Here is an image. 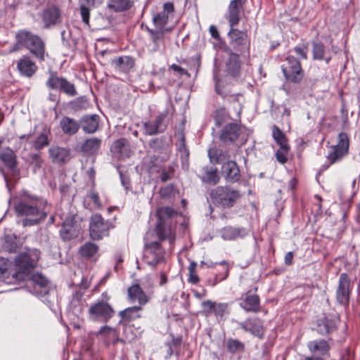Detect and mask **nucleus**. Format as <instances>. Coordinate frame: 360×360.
Here are the masks:
<instances>
[{"instance_id":"30","label":"nucleus","mask_w":360,"mask_h":360,"mask_svg":"<svg viewBox=\"0 0 360 360\" xmlns=\"http://www.w3.org/2000/svg\"><path fill=\"white\" fill-rule=\"evenodd\" d=\"M81 124L82 129L86 133H94L98 127V116L96 115L84 116L81 120Z\"/></svg>"},{"instance_id":"33","label":"nucleus","mask_w":360,"mask_h":360,"mask_svg":"<svg viewBox=\"0 0 360 360\" xmlns=\"http://www.w3.org/2000/svg\"><path fill=\"white\" fill-rule=\"evenodd\" d=\"M336 327V321L335 319L324 317L320 319L317 324V331L321 335L331 333Z\"/></svg>"},{"instance_id":"19","label":"nucleus","mask_w":360,"mask_h":360,"mask_svg":"<svg viewBox=\"0 0 360 360\" xmlns=\"http://www.w3.org/2000/svg\"><path fill=\"white\" fill-rule=\"evenodd\" d=\"M167 114L168 111L165 110L156 117L154 122H145L143 124V127L146 134L153 136L163 131L166 127L164 121Z\"/></svg>"},{"instance_id":"12","label":"nucleus","mask_w":360,"mask_h":360,"mask_svg":"<svg viewBox=\"0 0 360 360\" xmlns=\"http://www.w3.org/2000/svg\"><path fill=\"white\" fill-rule=\"evenodd\" d=\"M231 27L229 36L231 38L232 46L241 53L248 52L250 49V40L247 33L235 29L233 27Z\"/></svg>"},{"instance_id":"55","label":"nucleus","mask_w":360,"mask_h":360,"mask_svg":"<svg viewBox=\"0 0 360 360\" xmlns=\"http://www.w3.org/2000/svg\"><path fill=\"white\" fill-rule=\"evenodd\" d=\"M150 32L152 35V39L155 44H157L158 41L162 39L163 35V31H161L160 33H159L151 30Z\"/></svg>"},{"instance_id":"6","label":"nucleus","mask_w":360,"mask_h":360,"mask_svg":"<svg viewBox=\"0 0 360 360\" xmlns=\"http://www.w3.org/2000/svg\"><path fill=\"white\" fill-rule=\"evenodd\" d=\"M81 218L77 214H70L64 219L60 236L63 240H70L77 238L81 231Z\"/></svg>"},{"instance_id":"20","label":"nucleus","mask_w":360,"mask_h":360,"mask_svg":"<svg viewBox=\"0 0 360 360\" xmlns=\"http://www.w3.org/2000/svg\"><path fill=\"white\" fill-rule=\"evenodd\" d=\"M17 69L21 75L31 77L37 70V65L27 55L22 56L17 61Z\"/></svg>"},{"instance_id":"59","label":"nucleus","mask_w":360,"mask_h":360,"mask_svg":"<svg viewBox=\"0 0 360 360\" xmlns=\"http://www.w3.org/2000/svg\"><path fill=\"white\" fill-rule=\"evenodd\" d=\"M292 258H293L292 252H287L285 256V259H284L285 264L290 265L292 262Z\"/></svg>"},{"instance_id":"14","label":"nucleus","mask_w":360,"mask_h":360,"mask_svg":"<svg viewBox=\"0 0 360 360\" xmlns=\"http://www.w3.org/2000/svg\"><path fill=\"white\" fill-rule=\"evenodd\" d=\"M350 280L346 274H342L339 278L338 288L336 291V297L338 303L347 305L349 299Z\"/></svg>"},{"instance_id":"15","label":"nucleus","mask_w":360,"mask_h":360,"mask_svg":"<svg viewBox=\"0 0 360 360\" xmlns=\"http://www.w3.org/2000/svg\"><path fill=\"white\" fill-rule=\"evenodd\" d=\"M127 299L129 302L138 303L137 306L142 307L149 301L148 297L137 283L133 284L128 288Z\"/></svg>"},{"instance_id":"22","label":"nucleus","mask_w":360,"mask_h":360,"mask_svg":"<svg viewBox=\"0 0 360 360\" xmlns=\"http://www.w3.org/2000/svg\"><path fill=\"white\" fill-rule=\"evenodd\" d=\"M110 150L113 156L117 159H124L131 155L129 142L123 138L115 141L111 146Z\"/></svg>"},{"instance_id":"52","label":"nucleus","mask_w":360,"mask_h":360,"mask_svg":"<svg viewBox=\"0 0 360 360\" xmlns=\"http://www.w3.org/2000/svg\"><path fill=\"white\" fill-rule=\"evenodd\" d=\"M214 79L215 81V91L217 94H219L222 97H226L227 94L221 89L219 79H217V75L214 76Z\"/></svg>"},{"instance_id":"25","label":"nucleus","mask_w":360,"mask_h":360,"mask_svg":"<svg viewBox=\"0 0 360 360\" xmlns=\"http://www.w3.org/2000/svg\"><path fill=\"white\" fill-rule=\"evenodd\" d=\"M42 20L46 27L56 25L60 22V11L56 6L45 9L42 14Z\"/></svg>"},{"instance_id":"18","label":"nucleus","mask_w":360,"mask_h":360,"mask_svg":"<svg viewBox=\"0 0 360 360\" xmlns=\"http://www.w3.org/2000/svg\"><path fill=\"white\" fill-rule=\"evenodd\" d=\"M246 0H231L228 7V20L231 27L237 25L240 21V13L243 11Z\"/></svg>"},{"instance_id":"64","label":"nucleus","mask_w":360,"mask_h":360,"mask_svg":"<svg viewBox=\"0 0 360 360\" xmlns=\"http://www.w3.org/2000/svg\"><path fill=\"white\" fill-rule=\"evenodd\" d=\"M304 360H324V359L320 356H311L304 357Z\"/></svg>"},{"instance_id":"17","label":"nucleus","mask_w":360,"mask_h":360,"mask_svg":"<svg viewBox=\"0 0 360 360\" xmlns=\"http://www.w3.org/2000/svg\"><path fill=\"white\" fill-rule=\"evenodd\" d=\"M238 325L245 332L262 338L264 335V327L260 319L257 318L247 319L245 321L239 322Z\"/></svg>"},{"instance_id":"62","label":"nucleus","mask_w":360,"mask_h":360,"mask_svg":"<svg viewBox=\"0 0 360 360\" xmlns=\"http://www.w3.org/2000/svg\"><path fill=\"white\" fill-rule=\"evenodd\" d=\"M197 264L195 262H191L188 266V273L195 271Z\"/></svg>"},{"instance_id":"50","label":"nucleus","mask_w":360,"mask_h":360,"mask_svg":"<svg viewBox=\"0 0 360 360\" xmlns=\"http://www.w3.org/2000/svg\"><path fill=\"white\" fill-rule=\"evenodd\" d=\"M32 165L34 166V169H40L43 164V160L40 155L38 154H34L32 156Z\"/></svg>"},{"instance_id":"41","label":"nucleus","mask_w":360,"mask_h":360,"mask_svg":"<svg viewBox=\"0 0 360 360\" xmlns=\"http://www.w3.org/2000/svg\"><path fill=\"white\" fill-rule=\"evenodd\" d=\"M206 304L210 305V308L213 305V313L217 317H222L229 313V304L227 303H217L215 302H208Z\"/></svg>"},{"instance_id":"5","label":"nucleus","mask_w":360,"mask_h":360,"mask_svg":"<svg viewBox=\"0 0 360 360\" xmlns=\"http://www.w3.org/2000/svg\"><path fill=\"white\" fill-rule=\"evenodd\" d=\"M177 215V212L169 207H163L157 210L156 216L158 222L155 231L160 240L168 239L170 243L175 240V236L172 230L171 219Z\"/></svg>"},{"instance_id":"26","label":"nucleus","mask_w":360,"mask_h":360,"mask_svg":"<svg viewBox=\"0 0 360 360\" xmlns=\"http://www.w3.org/2000/svg\"><path fill=\"white\" fill-rule=\"evenodd\" d=\"M239 304L247 312H257L260 308L259 297L255 294H246Z\"/></svg>"},{"instance_id":"49","label":"nucleus","mask_w":360,"mask_h":360,"mask_svg":"<svg viewBox=\"0 0 360 360\" xmlns=\"http://www.w3.org/2000/svg\"><path fill=\"white\" fill-rule=\"evenodd\" d=\"M178 150L180 153L181 158H185V159L188 158L189 153H188V150L186 148L184 139H181V141H180V143L178 146Z\"/></svg>"},{"instance_id":"43","label":"nucleus","mask_w":360,"mask_h":360,"mask_svg":"<svg viewBox=\"0 0 360 360\" xmlns=\"http://www.w3.org/2000/svg\"><path fill=\"white\" fill-rule=\"evenodd\" d=\"M49 131L44 129L35 139L34 148L35 150H39L44 147L49 145Z\"/></svg>"},{"instance_id":"7","label":"nucleus","mask_w":360,"mask_h":360,"mask_svg":"<svg viewBox=\"0 0 360 360\" xmlns=\"http://www.w3.org/2000/svg\"><path fill=\"white\" fill-rule=\"evenodd\" d=\"M286 64L282 65V71L286 79L293 83H299L303 77V70L300 63L293 56H288Z\"/></svg>"},{"instance_id":"60","label":"nucleus","mask_w":360,"mask_h":360,"mask_svg":"<svg viewBox=\"0 0 360 360\" xmlns=\"http://www.w3.org/2000/svg\"><path fill=\"white\" fill-rule=\"evenodd\" d=\"M219 110H217L216 111V115L214 116V122H215V124L216 126L217 127H219L221 123H222V120L221 119L220 116H219Z\"/></svg>"},{"instance_id":"46","label":"nucleus","mask_w":360,"mask_h":360,"mask_svg":"<svg viewBox=\"0 0 360 360\" xmlns=\"http://www.w3.org/2000/svg\"><path fill=\"white\" fill-rule=\"evenodd\" d=\"M289 150V146H285V148H281L278 150L276 153V157L277 160L281 163L284 164L287 161L286 155Z\"/></svg>"},{"instance_id":"11","label":"nucleus","mask_w":360,"mask_h":360,"mask_svg":"<svg viewBox=\"0 0 360 360\" xmlns=\"http://www.w3.org/2000/svg\"><path fill=\"white\" fill-rule=\"evenodd\" d=\"M46 86L52 89H59L68 96H74L77 94L75 85L66 79L58 77L56 74L51 73L46 82Z\"/></svg>"},{"instance_id":"9","label":"nucleus","mask_w":360,"mask_h":360,"mask_svg":"<svg viewBox=\"0 0 360 360\" xmlns=\"http://www.w3.org/2000/svg\"><path fill=\"white\" fill-rule=\"evenodd\" d=\"M114 313L112 307L103 300L92 304L89 309V317L93 321L107 322Z\"/></svg>"},{"instance_id":"21","label":"nucleus","mask_w":360,"mask_h":360,"mask_svg":"<svg viewBox=\"0 0 360 360\" xmlns=\"http://www.w3.org/2000/svg\"><path fill=\"white\" fill-rule=\"evenodd\" d=\"M221 173L227 182H236L240 177L239 168L234 161H226L222 165Z\"/></svg>"},{"instance_id":"42","label":"nucleus","mask_w":360,"mask_h":360,"mask_svg":"<svg viewBox=\"0 0 360 360\" xmlns=\"http://www.w3.org/2000/svg\"><path fill=\"white\" fill-rule=\"evenodd\" d=\"M272 136L281 148H285V146H288L285 134L277 126L273 127Z\"/></svg>"},{"instance_id":"63","label":"nucleus","mask_w":360,"mask_h":360,"mask_svg":"<svg viewBox=\"0 0 360 360\" xmlns=\"http://www.w3.org/2000/svg\"><path fill=\"white\" fill-rule=\"evenodd\" d=\"M169 179V175L167 172H163L160 174V179L162 181L165 182V181H167Z\"/></svg>"},{"instance_id":"10","label":"nucleus","mask_w":360,"mask_h":360,"mask_svg":"<svg viewBox=\"0 0 360 360\" xmlns=\"http://www.w3.org/2000/svg\"><path fill=\"white\" fill-rule=\"evenodd\" d=\"M349 144L348 135L345 132L340 133L338 143L330 147V150L328 154L327 158L329 162L333 164L345 156L348 152Z\"/></svg>"},{"instance_id":"2","label":"nucleus","mask_w":360,"mask_h":360,"mask_svg":"<svg viewBox=\"0 0 360 360\" xmlns=\"http://www.w3.org/2000/svg\"><path fill=\"white\" fill-rule=\"evenodd\" d=\"M40 252L36 249L18 255L15 259V272L13 277L18 281H30L39 287H46L47 279L41 274H34L33 271Z\"/></svg>"},{"instance_id":"23","label":"nucleus","mask_w":360,"mask_h":360,"mask_svg":"<svg viewBox=\"0 0 360 360\" xmlns=\"http://www.w3.org/2000/svg\"><path fill=\"white\" fill-rule=\"evenodd\" d=\"M174 11V7L173 3H165L163 5V11L154 15L153 17V22L155 27L162 30L168 22V14L172 13Z\"/></svg>"},{"instance_id":"13","label":"nucleus","mask_w":360,"mask_h":360,"mask_svg":"<svg viewBox=\"0 0 360 360\" xmlns=\"http://www.w3.org/2000/svg\"><path fill=\"white\" fill-rule=\"evenodd\" d=\"M143 259L152 267H155L162 260V250L158 242L154 241L145 244Z\"/></svg>"},{"instance_id":"38","label":"nucleus","mask_w":360,"mask_h":360,"mask_svg":"<svg viewBox=\"0 0 360 360\" xmlns=\"http://www.w3.org/2000/svg\"><path fill=\"white\" fill-rule=\"evenodd\" d=\"M226 71L233 76L236 75L240 70L239 57L236 53H231L226 62Z\"/></svg>"},{"instance_id":"58","label":"nucleus","mask_w":360,"mask_h":360,"mask_svg":"<svg viewBox=\"0 0 360 360\" xmlns=\"http://www.w3.org/2000/svg\"><path fill=\"white\" fill-rule=\"evenodd\" d=\"M209 31H210L211 36L214 39H217L219 38V34L218 30L214 25H211L209 28Z\"/></svg>"},{"instance_id":"37","label":"nucleus","mask_w":360,"mask_h":360,"mask_svg":"<svg viewBox=\"0 0 360 360\" xmlns=\"http://www.w3.org/2000/svg\"><path fill=\"white\" fill-rule=\"evenodd\" d=\"M208 155L211 162L219 164L227 160L229 155L227 151L219 148H211L208 150Z\"/></svg>"},{"instance_id":"57","label":"nucleus","mask_w":360,"mask_h":360,"mask_svg":"<svg viewBox=\"0 0 360 360\" xmlns=\"http://www.w3.org/2000/svg\"><path fill=\"white\" fill-rule=\"evenodd\" d=\"M172 188L171 186H166L160 189V195L162 197H167L171 195Z\"/></svg>"},{"instance_id":"27","label":"nucleus","mask_w":360,"mask_h":360,"mask_svg":"<svg viewBox=\"0 0 360 360\" xmlns=\"http://www.w3.org/2000/svg\"><path fill=\"white\" fill-rule=\"evenodd\" d=\"M239 133V126L231 123L224 127L220 134V139L224 143H232L238 139Z\"/></svg>"},{"instance_id":"29","label":"nucleus","mask_w":360,"mask_h":360,"mask_svg":"<svg viewBox=\"0 0 360 360\" xmlns=\"http://www.w3.org/2000/svg\"><path fill=\"white\" fill-rule=\"evenodd\" d=\"M112 64L115 68L123 72H128L134 65V59L127 56L115 58L112 60Z\"/></svg>"},{"instance_id":"28","label":"nucleus","mask_w":360,"mask_h":360,"mask_svg":"<svg viewBox=\"0 0 360 360\" xmlns=\"http://www.w3.org/2000/svg\"><path fill=\"white\" fill-rule=\"evenodd\" d=\"M221 236L224 240H235L243 238L248 234V230L244 228L224 227L220 231Z\"/></svg>"},{"instance_id":"16","label":"nucleus","mask_w":360,"mask_h":360,"mask_svg":"<svg viewBox=\"0 0 360 360\" xmlns=\"http://www.w3.org/2000/svg\"><path fill=\"white\" fill-rule=\"evenodd\" d=\"M307 347L312 356H320L323 359L329 356L330 345L325 340L309 341Z\"/></svg>"},{"instance_id":"47","label":"nucleus","mask_w":360,"mask_h":360,"mask_svg":"<svg viewBox=\"0 0 360 360\" xmlns=\"http://www.w3.org/2000/svg\"><path fill=\"white\" fill-rule=\"evenodd\" d=\"M295 53L302 59H307L308 47L306 45L296 46L294 48Z\"/></svg>"},{"instance_id":"8","label":"nucleus","mask_w":360,"mask_h":360,"mask_svg":"<svg viewBox=\"0 0 360 360\" xmlns=\"http://www.w3.org/2000/svg\"><path fill=\"white\" fill-rule=\"evenodd\" d=\"M111 227L110 221L105 220L101 214H96L91 217L89 232L91 239L96 240L108 235Z\"/></svg>"},{"instance_id":"1","label":"nucleus","mask_w":360,"mask_h":360,"mask_svg":"<svg viewBox=\"0 0 360 360\" xmlns=\"http://www.w3.org/2000/svg\"><path fill=\"white\" fill-rule=\"evenodd\" d=\"M15 211L23 227L37 225L50 212L47 202L34 195H25L15 203Z\"/></svg>"},{"instance_id":"4","label":"nucleus","mask_w":360,"mask_h":360,"mask_svg":"<svg viewBox=\"0 0 360 360\" xmlns=\"http://www.w3.org/2000/svg\"><path fill=\"white\" fill-rule=\"evenodd\" d=\"M210 196L215 206L226 209L233 207L238 202L241 193L229 186H220L212 190Z\"/></svg>"},{"instance_id":"24","label":"nucleus","mask_w":360,"mask_h":360,"mask_svg":"<svg viewBox=\"0 0 360 360\" xmlns=\"http://www.w3.org/2000/svg\"><path fill=\"white\" fill-rule=\"evenodd\" d=\"M48 153L53 163H64L70 159V150L67 148L53 146L49 149Z\"/></svg>"},{"instance_id":"48","label":"nucleus","mask_w":360,"mask_h":360,"mask_svg":"<svg viewBox=\"0 0 360 360\" xmlns=\"http://www.w3.org/2000/svg\"><path fill=\"white\" fill-rule=\"evenodd\" d=\"M80 13L82 15V21L89 25V9L84 5L80 6Z\"/></svg>"},{"instance_id":"39","label":"nucleus","mask_w":360,"mask_h":360,"mask_svg":"<svg viewBox=\"0 0 360 360\" xmlns=\"http://www.w3.org/2000/svg\"><path fill=\"white\" fill-rule=\"evenodd\" d=\"M312 45L313 58L314 60H324L326 63H328L330 60V57L325 56L324 46L321 43L318 42H313Z\"/></svg>"},{"instance_id":"44","label":"nucleus","mask_w":360,"mask_h":360,"mask_svg":"<svg viewBox=\"0 0 360 360\" xmlns=\"http://www.w3.org/2000/svg\"><path fill=\"white\" fill-rule=\"evenodd\" d=\"M227 349L231 353H239L244 350V345L236 339H229L226 341Z\"/></svg>"},{"instance_id":"34","label":"nucleus","mask_w":360,"mask_h":360,"mask_svg":"<svg viewBox=\"0 0 360 360\" xmlns=\"http://www.w3.org/2000/svg\"><path fill=\"white\" fill-rule=\"evenodd\" d=\"M131 0H108V8L115 12H122L131 7Z\"/></svg>"},{"instance_id":"54","label":"nucleus","mask_w":360,"mask_h":360,"mask_svg":"<svg viewBox=\"0 0 360 360\" xmlns=\"http://www.w3.org/2000/svg\"><path fill=\"white\" fill-rule=\"evenodd\" d=\"M98 333L103 335L112 334L113 335H115V330L112 328H110L108 326H103L100 329Z\"/></svg>"},{"instance_id":"51","label":"nucleus","mask_w":360,"mask_h":360,"mask_svg":"<svg viewBox=\"0 0 360 360\" xmlns=\"http://www.w3.org/2000/svg\"><path fill=\"white\" fill-rule=\"evenodd\" d=\"M88 197L92 201L94 207H96V208L101 207V202L99 200V197H98V193H96L94 191H91V193H89Z\"/></svg>"},{"instance_id":"36","label":"nucleus","mask_w":360,"mask_h":360,"mask_svg":"<svg viewBox=\"0 0 360 360\" xmlns=\"http://www.w3.org/2000/svg\"><path fill=\"white\" fill-rule=\"evenodd\" d=\"M15 158L14 152L10 148H5L0 153V159L5 165L11 169H14L15 168Z\"/></svg>"},{"instance_id":"32","label":"nucleus","mask_w":360,"mask_h":360,"mask_svg":"<svg viewBox=\"0 0 360 360\" xmlns=\"http://www.w3.org/2000/svg\"><path fill=\"white\" fill-rule=\"evenodd\" d=\"M60 126L62 131L66 134H75L79 129V123L74 119L69 117H64L60 122Z\"/></svg>"},{"instance_id":"53","label":"nucleus","mask_w":360,"mask_h":360,"mask_svg":"<svg viewBox=\"0 0 360 360\" xmlns=\"http://www.w3.org/2000/svg\"><path fill=\"white\" fill-rule=\"evenodd\" d=\"M212 302L211 300H207L202 302V307L203 308L202 313L206 316H208L210 315L211 312L214 311L213 305L212 307L210 308V305L206 304L207 302Z\"/></svg>"},{"instance_id":"61","label":"nucleus","mask_w":360,"mask_h":360,"mask_svg":"<svg viewBox=\"0 0 360 360\" xmlns=\"http://www.w3.org/2000/svg\"><path fill=\"white\" fill-rule=\"evenodd\" d=\"M160 276V285H163L167 282V276L165 273L161 272Z\"/></svg>"},{"instance_id":"45","label":"nucleus","mask_w":360,"mask_h":360,"mask_svg":"<svg viewBox=\"0 0 360 360\" xmlns=\"http://www.w3.org/2000/svg\"><path fill=\"white\" fill-rule=\"evenodd\" d=\"M202 179L204 181L212 184H217L219 181V176L217 174V169L214 167L206 170Z\"/></svg>"},{"instance_id":"3","label":"nucleus","mask_w":360,"mask_h":360,"mask_svg":"<svg viewBox=\"0 0 360 360\" xmlns=\"http://www.w3.org/2000/svg\"><path fill=\"white\" fill-rule=\"evenodd\" d=\"M16 43L11 49V52L20 50L25 47L32 53L34 56L39 61H44L45 59V44L43 40L37 35L26 31L20 30L15 36Z\"/></svg>"},{"instance_id":"40","label":"nucleus","mask_w":360,"mask_h":360,"mask_svg":"<svg viewBox=\"0 0 360 360\" xmlns=\"http://www.w3.org/2000/svg\"><path fill=\"white\" fill-rule=\"evenodd\" d=\"M98 251V246L91 243L86 242L80 247L79 252L82 257L85 258L92 257Z\"/></svg>"},{"instance_id":"35","label":"nucleus","mask_w":360,"mask_h":360,"mask_svg":"<svg viewBox=\"0 0 360 360\" xmlns=\"http://www.w3.org/2000/svg\"><path fill=\"white\" fill-rule=\"evenodd\" d=\"M142 309V307L134 306L120 311L119 314L123 321H131L141 317L139 312Z\"/></svg>"},{"instance_id":"31","label":"nucleus","mask_w":360,"mask_h":360,"mask_svg":"<svg viewBox=\"0 0 360 360\" xmlns=\"http://www.w3.org/2000/svg\"><path fill=\"white\" fill-rule=\"evenodd\" d=\"M102 141L100 139L92 137L86 139L82 145V150L88 154L94 155L98 152L101 148Z\"/></svg>"},{"instance_id":"56","label":"nucleus","mask_w":360,"mask_h":360,"mask_svg":"<svg viewBox=\"0 0 360 360\" xmlns=\"http://www.w3.org/2000/svg\"><path fill=\"white\" fill-rule=\"evenodd\" d=\"M188 282L193 284H196L199 281V278L195 271L188 273Z\"/></svg>"}]
</instances>
